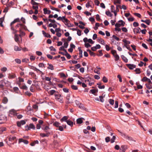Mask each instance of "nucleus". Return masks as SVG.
Segmentation results:
<instances>
[{"label": "nucleus", "mask_w": 152, "mask_h": 152, "mask_svg": "<svg viewBox=\"0 0 152 152\" xmlns=\"http://www.w3.org/2000/svg\"><path fill=\"white\" fill-rule=\"evenodd\" d=\"M4 81L2 80L0 81V88H1L3 89L4 86Z\"/></svg>", "instance_id": "nucleus-37"}, {"label": "nucleus", "mask_w": 152, "mask_h": 152, "mask_svg": "<svg viewBox=\"0 0 152 152\" xmlns=\"http://www.w3.org/2000/svg\"><path fill=\"white\" fill-rule=\"evenodd\" d=\"M35 58V57L33 56H30V59L31 61H34Z\"/></svg>", "instance_id": "nucleus-64"}, {"label": "nucleus", "mask_w": 152, "mask_h": 152, "mask_svg": "<svg viewBox=\"0 0 152 152\" xmlns=\"http://www.w3.org/2000/svg\"><path fill=\"white\" fill-rule=\"evenodd\" d=\"M17 111L14 109L11 110L9 111V115L11 117L16 115L17 114Z\"/></svg>", "instance_id": "nucleus-5"}, {"label": "nucleus", "mask_w": 152, "mask_h": 152, "mask_svg": "<svg viewBox=\"0 0 152 152\" xmlns=\"http://www.w3.org/2000/svg\"><path fill=\"white\" fill-rule=\"evenodd\" d=\"M102 80L103 82L105 83H107L108 82V79L105 76H104L103 77Z\"/></svg>", "instance_id": "nucleus-47"}, {"label": "nucleus", "mask_w": 152, "mask_h": 152, "mask_svg": "<svg viewBox=\"0 0 152 152\" xmlns=\"http://www.w3.org/2000/svg\"><path fill=\"white\" fill-rule=\"evenodd\" d=\"M26 123L25 120H21L20 121H17V124L18 126L20 127L21 125H23L25 124Z\"/></svg>", "instance_id": "nucleus-8"}, {"label": "nucleus", "mask_w": 152, "mask_h": 152, "mask_svg": "<svg viewBox=\"0 0 152 152\" xmlns=\"http://www.w3.org/2000/svg\"><path fill=\"white\" fill-rule=\"evenodd\" d=\"M49 134L50 133L49 132H47L46 134L41 133L40 134V136L42 137H48L49 136Z\"/></svg>", "instance_id": "nucleus-21"}, {"label": "nucleus", "mask_w": 152, "mask_h": 152, "mask_svg": "<svg viewBox=\"0 0 152 152\" xmlns=\"http://www.w3.org/2000/svg\"><path fill=\"white\" fill-rule=\"evenodd\" d=\"M16 76L15 74L12 73L9 74L8 77L10 79L15 78Z\"/></svg>", "instance_id": "nucleus-15"}, {"label": "nucleus", "mask_w": 152, "mask_h": 152, "mask_svg": "<svg viewBox=\"0 0 152 152\" xmlns=\"http://www.w3.org/2000/svg\"><path fill=\"white\" fill-rule=\"evenodd\" d=\"M121 57L122 58L123 60L125 63H127L128 61V59L124 55L121 56Z\"/></svg>", "instance_id": "nucleus-27"}, {"label": "nucleus", "mask_w": 152, "mask_h": 152, "mask_svg": "<svg viewBox=\"0 0 152 152\" xmlns=\"http://www.w3.org/2000/svg\"><path fill=\"white\" fill-rule=\"evenodd\" d=\"M66 122L68 125H70L71 126H73V122L71 121L67 120Z\"/></svg>", "instance_id": "nucleus-36"}, {"label": "nucleus", "mask_w": 152, "mask_h": 152, "mask_svg": "<svg viewBox=\"0 0 152 152\" xmlns=\"http://www.w3.org/2000/svg\"><path fill=\"white\" fill-rule=\"evenodd\" d=\"M109 102L110 104L113 105L114 103V100L113 99H110L109 100Z\"/></svg>", "instance_id": "nucleus-51"}, {"label": "nucleus", "mask_w": 152, "mask_h": 152, "mask_svg": "<svg viewBox=\"0 0 152 152\" xmlns=\"http://www.w3.org/2000/svg\"><path fill=\"white\" fill-rule=\"evenodd\" d=\"M71 88L72 89L75 90H77L78 89L77 86L75 85H72V86Z\"/></svg>", "instance_id": "nucleus-61"}, {"label": "nucleus", "mask_w": 152, "mask_h": 152, "mask_svg": "<svg viewBox=\"0 0 152 152\" xmlns=\"http://www.w3.org/2000/svg\"><path fill=\"white\" fill-rule=\"evenodd\" d=\"M141 29H134V33L136 32L137 33H140L141 32Z\"/></svg>", "instance_id": "nucleus-57"}, {"label": "nucleus", "mask_w": 152, "mask_h": 152, "mask_svg": "<svg viewBox=\"0 0 152 152\" xmlns=\"http://www.w3.org/2000/svg\"><path fill=\"white\" fill-rule=\"evenodd\" d=\"M45 79L46 81H49L50 83H51V82L50 81L51 78L50 77H45Z\"/></svg>", "instance_id": "nucleus-56"}, {"label": "nucleus", "mask_w": 152, "mask_h": 152, "mask_svg": "<svg viewBox=\"0 0 152 152\" xmlns=\"http://www.w3.org/2000/svg\"><path fill=\"white\" fill-rule=\"evenodd\" d=\"M113 56L115 58V61H118L119 59V57L117 54H116V55L114 56Z\"/></svg>", "instance_id": "nucleus-45"}, {"label": "nucleus", "mask_w": 152, "mask_h": 152, "mask_svg": "<svg viewBox=\"0 0 152 152\" xmlns=\"http://www.w3.org/2000/svg\"><path fill=\"white\" fill-rule=\"evenodd\" d=\"M14 50L15 51H20L21 50L22 48L20 47L19 48L18 46H15L14 48Z\"/></svg>", "instance_id": "nucleus-26"}, {"label": "nucleus", "mask_w": 152, "mask_h": 152, "mask_svg": "<svg viewBox=\"0 0 152 152\" xmlns=\"http://www.w3.org/2000/svg\"><path fill=\"white\" fill-rule=\"evenodd\" d=\"M112 37L113 38V39H115L117 41H119L120 40V39L119 38L117 37L114 35H113Z\"/></svg>", "instance_id": "nucleus-43"}, {"label": "nucleus", "mask_w": 152, "mask_h": 152, "mask_svg": "<svg viewBox=\"0 0 152 152\" xmlns=\"http://www.w3.org/2000/svg\"><path fill=\"white\" fill-rule=\"evenodd\" d=\"M42 33L44 36L47 38H50L51 36L50 34L48 33H46L44 31H42Z\"/></svg>", "instance_id": "nucleus-20"}, {"label": "nucleus", "mask_w": 152, "mask_h": 152, "mask_svg": "<svg viewBox=\"0 0 152 152\" xmlns=\"http://www.w3.org/2000/svg\"><path fill=\"white\" fill-rule=\"evenodd\" d=\"M55 31L57 32L56 35L57 36L60 37L61 36V33L58 32L59 31H61V29H55Z\"/></svg>", "instance_id": "nucleus-22"}, {"label": "nucleus", "mask_w": 152, "mask_h": 152, "mask_svg": "<svg viewBox=\"0 0 152 152\" xmlns=\"http://www.w3.org/2000/svg\"><path fill=\"white\" fill-rule=\"evenodd\" d=\"M92 3V2L91 1H88L86 4V7L87 8H89V7L91 6V4Z\"/></svg>", "instance_id": "nucleus-38"}, {"label": "nucleus", "mask_w": 152, "mask_h": 152, "mask_svg": "<svg viewBox=\"0 0 152 152\" xmlns=\"http://www.w3.org/2000/svg\"><path fill=\"white\" fill-rule=\"evenodd\" d=\"M13 30V32L15 34L14 37L15 40V42L18 43L19 42V35L16 34L17 31H15V29H12Z\"/></svg>", "instance_id": "nucleus-6"}, {"label": "nucleus", "mask_w": 152, "mask_h": 152, "mask_svg": "<svg viewBox=\"0 0 152 152\" xmlns=\"http://www.w3.org/2000/svg\"><path fill=\"white\" fill-rule=\"evenodd\" d=\"M126 65L130 69H133L135 68L136 66L135 65L131 64H126Z\"/></svg>", "instance_id": "nucleus-12"}, {"label": "nucleus", "mask_w": 152, "mask_h": 152, "mask_svg": "<svg viewBox=\"0 0 152 152\" xmlns=\"http://www.w3.org/2000/svg\"><path fill=\"white\" fill-rule=\"evenodd\" d=\"M120 133L121 134V135L122 136H124L125 137V138L129 140V141H132L133 140V138L130 136H126L125 134L122 133L120 132Z\"/></svg>", "instance_id": "nucleus-11"}, {"label": "nucleus", "mask_w": 152, "mask_h": 152, "mask_svg": "<svg viewBox=\"0 0 152 152\" xmlns=\"http://www.w3.org/2000/svg\"><path fill=\"white\" fill-rule=\"evenodd\" d=\"M114 3L116 5L117 4H120L121 2V0H114Z\"/></svg>", "instance_id": "nucleus-48"}, {"label": "nucleus", "mask_w": 152, "mask_h": 152, "mask_svg": "<svg viewBox=\"0 0 152 152\" xmlns=\"http://www.w3.org/2000/svg\"><path fill=\"white\" fill-rule=\"evenodd\" d=\"M57 25L56 23V22H53V23H51L48 25L49 27H53L54 28H55L57 27Z\"/></svg>", "instance_id": "nucleus-13"}, {"label": "nucleus", "mask_w": 152, "mask_h": 152, "mask_svg": "<svg viewBox=\"0 0 152 152\" xmlns=\"http://www.w3.org/2000/svg\"><path fill=\"white\" fill-rule=\"evenodd\" d=\"M94 73H96L98 74H100V71L96 69H94Z\"/></svg>", "instance_id": "nucleus-58"}, {"label": "nucleus", "mask_w": 152, "mask_h": 152, "mask_svg": "<svg viewBox=\"0 0 152 152\" xmlns=\"http://www.w3.org/2000/svg\"><path fill=\"white\" fill-rule=\"evenodd\" d=\"M20 34H19V36H23L25 35V33L22 31V29H20L19 30Z\"/></svg>", "instance_id": "nucleus-33"}, {"label": "nucleus", "mask_w": 152, "mask_h": 152, "mask_svg": "<svg viewBox=\"0 0 152 152\" xmlns=\"http://www.w3.org/2000/svg\"><path fill=\"white\" fill-rule=\"evenodd\" d=\"M83 120H85V119L83 118H78L76 121L77 123L79 124H80L83 123Z\"/></svg>", "instance_id": "nucleus-14"}, {"label": "nucleus", "mask_w": 152, "mask_h": 152, "mask_svg": "<svg viewBox=\"0 0 152 152\" xmlns=\"http://www.w3.org/2000/svg\"><path fill=\"white\" fill-rule=\"evenodd\" d=\"M145 85L147 88H148V89H151L152 88V86L151 85V84H146Z\"/></svg>", "instance_id": "nucleus-50"}, {"label": "nucleus", "mask_w": 152, "mask_h": 152, "mask_svg": "<svg viewBox=\"0 0 152 152\" xmlns=\"http://www.w3.org/2000/svg\"><path fill=\"white\" fill-rule=\"evenodd\" d=\"M21 20L22 22L23 23H18L14 26V24L15 23L19 22L20 21V19L19 18L15 19L10 23L11 28H27L26 26L24 25V24L26 23L25 18L23 17H22L21 18Z\"/></svg>", "instance_id": "nucleus-1"}, {"label": "nucleus", "mask_w": 152, "mask_h": 152, "mask_svg": "<svg viewBox=\"0 0 152 152\" xmlns=\"http://www.w3.org/2000/svg\"><path fill=\"white\" fill-rule=\"evenodd\" d=\"M105 13L108 16L112 17V16L113 15L109 11H106Z\"/></svg>", "instance_id": "nucleus-42"}, {"label": "nucleus", "mask_w": 152, "mask_h": 152, "mask_svg": "<svg viewBox=\"0 0 152 152\" xmlns=\"http://www.w3.org/2000/svg\"><path fill=\"white\" fill-rule=\"evenodd\" d=\"M31 69H33V70H34V71H36L37 72V73H38V72H39L40 73V74L42 73V71H40L39 69H37L36 67H35L34 66H32L31 67Z\"/></svg>", "instance_id": "nucleus-19"}, {"label": "nucleus", "mask_w": 152, "mask_h": 152, "mask_svg": "<svg viewBox=\"0 0 152 152\" xmlns=\"http://www.w3.org/2000/svg\"><path fill=\"white\" fill-rule=\"evenodd\" d=\"M123 42L124 43V46L125 47H126L127 45V44H130V42L129 41H127L125 39H124L122 40Z\"/></svg>", "instance_id": "nucleus-24"}, {"label": "nucleus", "mask_w": 152, "mask_h": 152, "mask_svg": "<svg viewBox=\"0 0 152 152\" xmlns=\"http://www.w3.org/2000/svg\"><path fill=\"white\" fill-rule=\"evenodd\" d=\"M78 49L79 51V57L80 58H81L83 57V55H82L83 51H82V50H81V48L80 47H79L78 48Z\"/></svg>", "instance_id": "nucleus-25"}, {"label": "nucleus", "mask_w": 152, "mask_h": 152, "mask_svg": "<svg viewBox=\"0 0 152 152\" xmlns=\"http://www.w3.org/2000/svg\"><path fill=\"white\" fill-rule=\"evenodd\" d=\"M87 51L89 52L90 55L91 56H95V53L93 52H92L90 50H88Z\"/></svg>", "instance_id": "nucleus-44"}, {"label": "nucleus", "mask_w": 152, "mask_h": 152, "mask_svg": "<svg viewBox=\"0 0 152 152\" xmlns=\"http://www.w3.org/2000/svg\"><path fill=\"white\" fill-rule=\"evenodd\" d=\"M141 21L142 22H145L148 25H149V24L151 23L150 20L148 19H147L145 20H141Z\"/></svg>", "instance_id": "nucleus-34"}, {"label": "nucleus", "mask_w": 152, "mask_h": 152, "mask_svg": "<svg viewBox=\"0 0 152 152\" xmlns=\"http://www.w3.org/2000/svg\"><path fill=\"white\" fill-rule=\"evenodd\" d=\"M47 64L48 65V66L47 67V68L48 69H50L52 70H53L54 69V66L52 64H49L48 63Z\"/></svg>", "instance_id": "nucleus-16"}, {"label": "nucleus", "mask_w": 152, "mask_h": 152, "mask_svg": "<svg viewBox=\"0 0 152 152\" xmlns=\"http://www.w3.org/2000/svg\"><path fill=\"white\" fill-rule=\"evenodd\" d=\"M150 39L147 40V41L148 42H150L149 44L150 45L152 46V39H151V38H152V37H149Z\"/></svg>", "instance_id": "nucleus-46"}, {"label": "nucleus", "mask_w": 152, "mask_h": 152, "mask_svg": "<svg viewBox=\"0 0 152 152\" xmlns=\"http://www.w3.org/2000/svg\"><path fill=\"white\" fill-rule=\"evenodd\" d=\"M44 13L45 14H49L51 13V11L50 10H48L46 8H44L43 9Z\"/></svg>", "instance_id": "nucleus-17"}, {"label": "nucleus", "mask_w": 152, "mask_h": 152, "mask_svg": "<svg viewBox=\"0 0 152 152\" xmlns=\"http://www.w3.org/2000/svg\"><path fill=\"white\" fill-rule=\"evenodd\" d=\"M31 4L32 5V8L35 10L34 14H38V5L39 4L35 2L34 0H31Z\"/></svg>", "instance_id": "nucleus-2"}, {"label": "nucleus", "mask_w": 152, "mask_h": 152, "mask_svg": "<svg viewBox=\"0 0 152 152\" xmlns=\"http://www.w3.org/2000/svg\"><path fill=\"white\" fill-rule=\"evenodd\" d=\"M141 80L142 82L147 81L148 82L149 84H152V82H151L150 79L149 78H148L146 77H143L142 79Z\"/></svg>", "instance_id": "nucleus-9"}, {"label": "nucleus", "mask_w": 152, "mask_h": 152, "mask_svg": "<svg viewBox=\"0 0 152 152\" xmlns=\"http://www.w3.org/2000/svg\"><path fill=\"white\" fill-rule=\"evenodd\" d=\"M8 99L6 97H4L2 100L3 103L4 104H6L8 102Z\"/></svg>", "instance_id": "nucleus-35"}, {"label": "nucleus", "mask_w": 152, "mask_h": 152, "mask_svg": "<svg viewBox=\"0 0 152 152\" xmlns=\"http://www.w3.org/2000/svg\"><path fill=\"white\" fill-rule=\"evenodd\" d=\"M66 125H62V126H59L58 127V130L61 131H63L64 130V127L66 128Z\"/></svg>", "instance_id": "nucleus-29"}, {"label": "nucleus", "mask_w": 152, "mask_h": 152, "mask_svg": "<svg viewBox=\"0 0 152 152\" xmlns=\"http://www.w3.org/2000/svg\"><path fill=\"white\" fill-rule=\"evenodd\" d=\"M65 56L68 59H70L71 57V56L68 53H66L65 54Z\"/></svg>", "instance_id": "nucleus-49"}, {"label": "nucleus", "mask_w": 152, "mask_h": 152, "mask_svg": "<svg viewBox=\"0 0 152 152\" xmlns=\"http://www.w3.org/2000/svg\"><path fill=\"white\" fill-rule=\"evenodd\" d=\"M136 74H140L141 73L140 69L139 68H137L135 70Z\"/></svg>", "instance_id": "nucleus-53"}, {"label": "nucleus", "mask_w": 152, "mask_h": 152, "mask_svg": "<svg viewBox=\"0 0 152 152\" xmlns=\"http://www.w3.org/2000/svg\"><path fill=\"white\" fill-rule=\"evenodd\" d=\"M15 61L18 64H20L21 63V61L19 59H15Z\"/></svg>", "instance_id": "nucleus-60"}, {"label": "nucleus", "mask_w": 152, "mask_h": 152, "mask_svg": "<svg viewBox=\"0 0 152 152\" xmlns=\"http://www.w3.org/2000/svg\"><path fill=\"white\" fill-rule=\"evenodd\" d=\"M21 142H23L24 144H27L28 143V142L26 140H24L22 138H20L18 139V143L19 144Z\"/></svg>", "instance_id": "nucleus-10"}, {"label": "nucleus", "mask_w": 152, "mask_h": 152, "mask_svg": "<svg viewBox=\"0 0 152 152\" xmlns=\"http://www.w3.org/2000/svg\"><path fill=\"white\" fill-rule=\"evenodd\" d=\"M4 117L2 115H1L0 116V124L4 123Z\"/></svg>", "instance_id": "nucleus-31"}, {"label": "nucleus", "mask_w": 152, "mask_h": 152, "mask_svg": "<svg viewBox=\"0 0 152 152\" xmlns=\"http://www.w3.org/2000/svg\"><path fill=\"white\" fill-rule=\"evenodd\" d=\"M127 88L124 86H122L121 88V90L122 92H125L126 91Z\"/></svg>", "instance_id": "nucleus-39"}, {"label": "nucleus", "mask_w": 152, "mask_h": 152, "mask_svg": "<svg viewBox=\"0 0 152 152\" xmlns=\"http://www.w3.org/2000/svg\"><path fill=\"white\" fill-rule=\"evenodd\" d=\"M94 3L97 6H99V1L98 0H95Z\"/></svg>", "instance_id": "nucleus-63"}, {"label": "nucleus", "mask_w": 152, "mask_h": 152, "mask_svg": "<svg viewBox=\"0 0 152 152\" xmlns=\"http://www.w3.org/2000/svg\"><path fill=\"white\" fill-rule=\"evenodd\" d=\"M29 126L30 129H35V126L33 124H30L29 125Z\"/></svg>", "instance_id": "nucleus-40"}, {"label": "nucleus", "mask_w": 152, "mask_h": 152, "mask_svg": "<svg viewBox=\"0 0 152 152\" xmlns=\"http://www.w3.org/2000/svg\"><path fill=\"white\" fill-rule=\"evenodd\" d=\"M98 41L101 44L103 45H105V42L104 41L102 38H98L97 39Z\"/></svg>", "instance_id": "nucleus-23"}, {"label": "nucleus", "mask_w": 152, "mask_h": 152, "mask_svg": "<svg viewBox=\"0 0 152 152\" xmlns=\"http://www.w3.org/2000/svg\"><path fill=\"white\" fill-rule=\"evenodd\" d=\"M57 92H58L56 91L52 90H51L49 92V93L51 95H52L54 94H55V93H57Z\"/></svg>", "instance_id": "nucleus-32"}, {"label": "nucleus", "mask_w": 152, "mask_h": 152, "mask_svg": "<svg viewBox=\"0 0 152 152\" xmlns=\"http://www.w3.org/2000/svg\"><path fill=\"white\" fill-rule=\"evenodd\" d=\"M80 23L82 25H79V27L80 28H84V27L83 26L84 25L83 23L82 22H81Z\"/></svg>", "instance_id": "nucleus-59"}, {"label": "nucleus", "mask_w": 152, "mask_h": 152, "mask_svg": "<svg viewBox=\"0 0 152 152\" xmlns=\"http://www.w3.org/2000/svg\"><path fill=\"white\" fill-rule=\"evenodd\" d=\"M68 45V42H65L64 44V46H63L64 47V48H66L67 47Z\"/></svg>", "instance_id": "nucleus-52"}, {"label": "nucleus", "mask_w": 152, "mask_h": 152, "mask_svg": "<svg viewBox=\"0 0 152 152\" xmlns=\"http://www.w3.org/2000/svg\"><path fill=\"white\" fill-rule=\"evenodd\" d=\"M42 129L44 130L45 132L46 133L48 132V130L50 129L49 126H45V127L42 128Z\"/></svg>", "instance_id": "nucleus-28"}, {"label": "nucleus", "mask_w": 152, "mask_h": 152, "mask_svg": "<svg viewBox=\"0 0 152 152\" xmlns=\"http://www.w3.org/2000/svg\"><path fill=\"white\" fill-rule=\"evenodd\" d=\"M125 22L122 20H120L118 21L115 25L116 28H119L125 25Z\"/></svg>", "instance_id": "nucleus-4"}, {"label": "nucleus", "mask_w": 152, "mask_h": 152, "mask_svg": "<svg viewBox=\"0 0 152 152\" xmlns=\"http://www.w3.org/2000/svg\"><path fill=\"white\" fill-rule=\"evenodd\" d=\"M111 53L113 56L117 54L116 51L115 50H112L111 51Z\"/></svg>", "instance_id": "nucleus-54"}, {"label": "nucleus", "mask_w": 152, "mask_h": 152, "mask_svg": "<svg viewBox=\"0 0 152 152\" xmlns=\"http://www.w3.org/2000/svg\"><path fill=\"white\" fill-rule=\"evenodd\" d=\"M54 96H55V98L56 100L61 103L63 102V99L61 97V95L58 93V92H57V93L55 94Z\"/></svg>", "instance_id": "nucleus-3"}, {"label": "nucleus", "mask_w": 152, "mask_h": 152, "mask_svg": "<svg viewBox=\"0 0 152 152\" xmlns=\"http://www.w3.org/2000/svg\"><path fill=\"white\" fill-rule=\"evenodd\" d=\"M64 17V18H63L62 20V21L68 27H69L71 26L70 24L69 23V21L67 19L65 18V17Z\"/></svg>", "instance_id": "nucleus-7"}, {"label": "nucleus", "mask_w": 152, "mask_h": 152, "mask_svg": "<svg viewBox=\"0 0 152 152\" xmlns=\"http://www.w3.org/2000/svg\"><path fill=\"white\" fill-rule=\"evenodd\" d=\"M68 118V116H64L61 119V122H62L64 121L66 122Z\"/></svg>", "instance_id": "nucleus-30"}, {"label": "nucleus", "mask_w": 152, "mask_h": 152, "mask_svg": "<svg viewBox=\"0 0 152 152\" xmlns=\"http://www.w3.org/2000/svg\"><path fill=\"white\" fill-rule=\"evenodd\" d=\"M39 67H42V68H45V64L42 63H40L38 65Z\"/></svg>", "instance_id": "nucleus-55"}, {"label": "nucleus", "mask_w": 152, "mask_h": 152, "mask_svg": "<svg viewBox=\"0 0 152 152\" xmlns=\"http://www.w3.org/2000/svg\"><path fill=\"white\" fill-rule=\"evenodd\" d=\"M8 139L9 141L11 142H12L15 140H17L16 137L15 136H13L12 137H8Z\"/></svg>", "instance_id": "nucleus-18"}, {"label": "nucleus", "mask_w": 152, "mask_h": 152, "mask_svg": "<svg viewBox=\"0 0 152 152\" xmlns=\"http://www.w3.org/2000/svg\"><path fill=\"white\" fill-rule=\"evenodd\" d=\"M115 139V137L114 136H113L111 140V143H113V142H114Z\"/></svg>", "instance_id": "nucleus-62"}, {"label": "nucleus", "mask_w": 152, "mask_h": 152, "mask_svg": "<svg viewBox=\"0 0 152 152\" xmlns=\"http://www.w3.org/2000/svg\"><path fill=\"white\" fill-rule=\"evenodd\" d=\"M60 123L57 121H56L53 124V125L56 127H58L60 126Z\"/></svg>", "instance_id": "nucleus-41"}]
</instances>
